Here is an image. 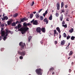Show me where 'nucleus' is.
I'll return each instance as SVG.
<instances>
[{
	"mask_svg": "<svg viewBox=\"0 0 75 75\" xmlns=\"http://www.w3.org/2000/svg\"><path fill=\"white\" fill-rule=\"evenodd\" d=\"M73 58H75V55H74V56H73Z\"/></svg>",
	"mask_w": 75,
	"mask_h": 75,
	"instance_id": "680f3d73",
	"label": "nucleus"
},
{
	"mask_svg": "<svg viewBox=\"0 0 75 75\" xmlns=\"http://www.w3.org/2000/svg\"><path fill=\"white\" fill-rule=\"evenodd\" d=\"M42 10V8H41V9H40L39 11H38V13H40L41 11Z\"/></svg>",
	"mask_w": 75,
	"mask_h": 75,
	"instance_id": "c03bdc74",
	"label": "nucleus"
},
{
	"mask_svg": "<svg viewBox=\"0 0 75 75\" xmlns=\"http://www.w3.org/2000/svg\"><path fill=\"white\" fill-rule=\"evenodd\" d=\"M62 19H63V15L62 14L60 17V20L61 21H62Z\"/></svg>",
	"mask_w": 75,
	"mask_h": 75,
	"instance_id": "2eb2a0df",
	"label": "nucleus"
},
{
	"mask_svg": "<svg viewBox=\"0 0 75 75\" xmlns=\"http://www.w3.org/2000/svg\"><path fill=\"white\" fill-rule=\"evenodd\" d=\"M61 8H62L64 7V2H62L61 4Z\"/></svg>",
	"mask_w": 75,
	"mask_h": 75,
	"instance_id": "c85d7f7f",
	"label": "nucleus"
},
{
	"mask_svg": "<svg viewBox=\"0 0 75 75\" xmlns=\"http://www.w3.org/2000/svg\"><path fill=\"white\" fill-rule=\"evenodd\" d=\"M54 68L53 67H52L50 69V71H54Z\"/></svg>",
	"mask_w": 75,
	"mask_h": 75,
	"instance_id": "c756f323",
	"label": "nucleus"
},
{
	"mask_svg": "<svg viewBox=\"0 0 75 75\" xmlns=\"http://www.w3.org/2000/svg\"><path fill=\"white\" fill-rule=\"evenodd\" d=\"M75 37L74 36H71V40H74V39H75Z\"/></svg>",
	"mask_w": 75,
	"mask_h": 75,
	"instance_id": "2f4dec72",
	"label": "nucleus"
},
{
	"mask_svg": "<svg viewBox=\"0 0 75 75\" xmlns=\"http://www.w3.org/2000/svg\"><path fill=\"white\" fill-rule=\"evenodd\" d=\"M12 20H10L7 21V24L8 25H10L11 23H12Z\"/></svg>",
	"mask_w": 75,
	"mask_h": 75,
	"instance_id": "9b49d317",
	"label": "nucleus"
},
{
	"mask_svg": "<svg viewBox=\"0 0 75 75\" xmlns=\"http://www.w3.org/2000/svg\"><path fill=\"white\" fill-rule=\"evenodd\" d=\"M8 17L6 16H4L3 17V18H2V21H4V20H8Z\"/></svg>",
	"mask_w": 75,
	"mask_h": 75,
	"instance_id": "1a4fd4ad",
	"label": "nucleus"
},
{
	"mask_svg": "<svg viewBox=\"0 0 75 75\" xmlns=\"http://www.w3.org/2000/svg\"><path fill=\"white\" fill-rule=\"evenodd\" d=\"M4 38H3V40H4V41H5L6 40V38H7V36H5V35L4 36Z\"/></svg>",
	"mask_w": 75,
	"mask_h": 75,
	"instance_id": "7c9ffc66",
	"label": "nucleus"
},
{
	"mask_svg": "<svg viewBox=\"0 0 75 75\" xmlns=\"http://www.w3.org/2000/svg\"><path fill=\"white\" fill-rule=\"evenodd\" d=\"M21 22H23L24 21H26V18H24L22 19H21Z\"/></svg>",
	"mask_w": 75,
	"mask_h": 75,
	"instance_id": "f3484780",
	"label": "nucleus"
},
{
	"mask_svg": "<svg viewBox=\"0 0 75 75\" xmlns=\"http://www.w3.org/2000/svg\"><path fill=\"white\" fill-rule=\"evenodd\" d=\"M34 4V2L33 1V2L32 3V4L31 5V6H33V5Z\"/></svg>",
	"mask_w": 75,
	"mask_h": 75,
	"instance_id": "58836bf2",
	"label": "nucleus"
},
{
	"mask_svg": "<svg viewBox=\"0 0 75 75\" xmlns=\"http://www.w3.org/2000/svg\"><path fill=\"white\" fill-rule=\"evenodd\" d=\"M54 37H55V36H56L55 34H54Z\"/></svg>",
	"mask_w": 75,
	"mask_h": 75,
	"instance_id": "338daca9",
	"label": "nucleus"
},
{
	"mask_svg": "<svg viewBox=\"0 0 75 75\" xmlns=\"http://www.w3.org/2000/svg\"><path fill=\"white\" fill-rule=\"evenodd\" d=\"M73 64H74V62H72L71 63V64H72V65H73Z\"/></svg>",
	"mask_w": 75,
	"mask_h": 75,
	"instance_id": "69168bd1",
	"label": "nucleus"
},
{
	"mask_svg": "<svg viewBox=\"0 0 75 75\" xmlns=\"http://www.w3.org/2000/svg\"><path fill=\"white\" fill-rule=\"evenodd\" d=\"M41 28L40 27L37 28L36 29V31L37 33H41Z\"/></svg>",
	"mask_w": 75,
	"mask_h": 75,
	"instance_id": "0eeeda50",
	"label": "nucleus"
},
{
	"mask_svg": "<svg viewBox=\"0 0 75 75\" xmlns=\"http://www.w3.org/2000/svg\"><path fill=\"white\" fill-rule=\"evenodd\" d=\"M61 38V35H59V39H60V38Z\"/></svg>",
	"mask_w": 75,
	"mask_h": 75,
	"instance_id": "6e6d98bb",
	"label": "nucleus"
},
{
	"mask_svg": "<svg viewBox=\"0 0 75 75\" xmlns=\"http://www.w3.org/2000/svg\"><path fill=\"white\" fill-rule=\"evenodd\" d=\"M54 34H56V35H58V33L57 32V30H54Z\"/></svg>",
	"mask_w": 75,
	"mask_h": 75,
	"instance_id": "412c9836",
	"label": "nucleus"
},
{
	"mask_svg": "<svg viewBox=\"0 0 75 75\" xmlns=\"http://www.w3.org/2000/svg\"><path fill=\"white\" fill-rule=\"evenodd\" d=\"M40 20H42L44 19V17L42 16H40Z\"/></svg>",
	"mask_w": 75,
	"mask_h": 75,
	"instance_id": "cd10ccee",
	"label": "nucleus"
},
{
	"mask_svg": "<svg viewBox=\"0 0 75 75\" xmlns=\"http://www.w3.org/2000/svg\"><path fill=\"white\" fill-rule=\"evenodd\" d=\"M2 38H3V37L1 36H0V41H1V40L2 39Z\"/></svg>",
	"mask_w": 75,
	"mask_h": 75,
	"instance_id": "3c124183",
	"label": "nucleus"
},
{
	"mask_svg": "<svg viewBox=\"0 0 75 75\" xmlns=\"http://www.w3.org/2000/svg\"><path fill=\"white\" fill-rule=\"evenodd\" d=\"M11 25L12 26H16V23L15 22H13L12 23Z\"/></svg>",
	"mask_w": 75,
	"mask_h": 75,
	"instance_id": "bb28decb",
	"label": "nucleus"
},
{
	"mask_svg": "<svg viewBox=\"0 0 75 75\" xmlns=\"http://www.w3.org/2000/svg\"><path fill=\"white\" fill-rule=\"evenodd\" d=\"M56 30L57 31L59 32V33H61V30H60V29L59 27H57L56 28Z\"/></svg>",
	"mask_w": 75,
	"mask_h": 75,
	"instance_id": "4468645a",
	"label": "nucleus"
},
{
	"mask_svg": "<svg viewBox=\"0 0 75 75\" xmlns=\"http://www.w3.org/2000/svg\"><path fill=\"white\" fill-rule=\"evenodd\" d=\"M19 58H20V59H23V56H21Z\"/></svg>",
	"mask_w": 75,
	"mask_h": 75,
	"instance_id": "a18cd8bd",
	"label": "nucleus"
},
{
	"mask_svg": "<svg viewBox=\"0 0 75 75\" xmlns=\"http://www.w3.org/2000/svg\"><path fill=\"white\" fill-rule=\"evenodd\" d=\"M33 14H30V16H29L30 18H33Z\"/></svg>",
	"mask_w": 75,
	"mask_h": 75,
	"instance_id": "b1692460",
	"label": "nucleus"
},
{
	"mask_svg": "<svg viewBox=\"0 0 75 75\" xmlns=\"http://www.w3.org/2000/svg\"><path fill=\"white\" fill-rule=\"evenodd\" d=\"M48 14V11L47 10H46L45 11V12L43 14L44 17H45V15H46V14Z\"/></svg>",
	"mask_w": 75,
	"mask_h": 75,
	"instance_id": "dca6fc26",
	"label": "nucleus"
},
{
	"mask_svg": "<svg viewBox=\"0 0 75 75\" xmlns=\"http://www.w3.org/2000/svg\"><path fill=\"white\" fill-rule=\"evenodd\" d=\"M1 26L2 27H4V23L2 24H1Z\"/></svg>",
	"mask_w": 75,
	"mask_h": 75,
	"instance_id": "ea45409f",
	"label": "nucleus"
},
{
	"mask_svg": "<svg viewBox=\"0 0 75 75\" xmlns=\"http://www.w3.org/2000/svg\"><path fill=\"white\" fill-rule=\"evenodd\" d=\"M34 21H35L34 19H33L32 21H30L31 23H34Z\"/></svg>",
	"mask_w": 75,
	"mask_h": 75,
	"instance_id": "a19ab883",
	"label": "nucleus"
},
{
	"mask_svg": "<svg viewBox=\"0 0 75 75\" xmlns=\"http://www.w3.org/2000/svg\"><path fill=\"white\" fill-rule=\"evenodd\" d=\"M35 72L38 75H42L43 72V70L39 68L36 69Z\"/></svg>",
	"mask_w": 75,
	"mask_h": 75,
	"instance_id": "f03ea898",
	"label": "nucleus"
},
{
	"mask_svg": "<svg viewBox=\"0 0 75 75\" xmlns=\"http://www.w3.org/2000/svg\"><path fill=\"white\" fill-rule=\"evenodd\" d=\"M18 54H20L22 56H24L25 55V51H24L22 52H21L20 51H18Z\"/></svg>",
	"mask_w": 75,
	"mask_h": 75,
	"instance_id": "20e7f679",
	"label": "nucleus"
},
{
	"mask_svg": "<svg viewBox=\"0 0 75 75\" xmlns=\"http://www.w3.org/2000/svg\"><path fill=\"white\" fill-rule=\"evenodd\" d=\"M56 6L57 7V9L58 10L60 9V5L59 2H58Z\"/></svg>",
	"mask_w": 75,
	"mask_h": 75,
	"instance_id": "423d86ee",
	"label": "nucleus"
},
{
	"mask_svg": "<svg viewBox=\"0 0 75 75\" xmlns=\"http://www.w3.org/2000/svg\"><path fill=\"white\" fill-rule=\"evenodd\" d=\"M8 32H5V34H6V35H5V36H7V35H8Z\"/></svg>",
	"mask_w": 75,
	"mask_h": 75,
	"instance_id": "c9c22d12",
	"label": "nucleus"
},
{
	"mask_svg": "<svg viewBox=\"0 0 75 75\" xmlns=\"http://www.w3.org/2000/svg\"><path fill=\"white\" fill-rule=\"evenodd\" d=\"M5 30L6 31V32H8V33H11V31H10V30L8 31V29H5Z\"/></svg>",
	"mask_w": 75,
	"mask_h": 75,
	"instance_id": "473e14b6",
	"label": "nucleus"
},
{
	"mask_svg": "<svg viewBox=\"0 0 75 75\" xmlns=\"http://www.w3.org/2000/svg\"><path fill=\"white\" fill-rule=\"evenodd\" d=\"M5 26H7V25L6 24H5Z\"/></svg>",
	"mask_w": 75,
	"mask_h": 75,
	"instance_id": "774afa93",
	"label": "nucleus"
},
{
	"mask_svg": "<svg viewBox=\"0 0 75 75\" xmlns=\"http://www.w3.org/2000/svg\"><path fill=\"white\" fill-rule=\"evenodd\" d=\"M41 31L43 33H45V28H42L41 29Z\"/></svg>",
	"mask_w": 75,
	"mask_h": 75,
	"instance_id": "f8f14e48",
	"label": "nucleus"
},
{
	"mask_svg": "<svg viewBox=\"0 0 75 75\" xmlns=\"http://www.w3.org/2000/svg\"><path fill=\"white\" fill-rule=\"evenodd\" d=\"M65 12V10H64V9H62V13H64Z\"/></svg>",
	"mask_w": 75,
	"mask_h": 75,
	"instance_id": "37998d69",
	"label": "nucleus"
},
{
	"mask_svg": "<svg viewBox=\"0 0 75 75\" xmlns=\"http://www.w3.org/2000/svg\"><path fill=\"white\" fill-rule=\"evenodd\" d=\"M15 28H16V30H17L18 28V26H16L15 27Z\"/></svg>",
	"mask_w": 75,
	"mask_h": 75,
	"instance_id": "603ef678",
	"label": "nucleus"
},
{
	"mask_svg": "<svg viewBox=\"0 0 75 75\" xmlns=\"http://www.w3.org/2000/svg\"><path fill=\"white\" fill-rule=\"evenodd\" d=\"M40 42V43H41V44H42V41H41Z\"/></svg>",
	"mask_w": 75,
	"mask_h": 75,
	"instance_id": "0e129e2a",
	"label": "nucleus"
},
{
	"mask_svg": "<svg viewBox=\"0 0 75 75\" xmlns=\"http://www.w3.org/2000/svg\"><path fill=\"white\" fill-rule=\"evenodd\" d=\"M73 31H74V29H73V28H72L69 30V33H72Z\"/></svg>",
	"mask_w": 75,
	"mask_h": 75,
	"instance_id": "5701e85b",
	"label": "nucleus"
},
{
	"mask_svg": "<svg viewBox=\"0 0 75 75\" xmlns=\"http://www.w3.org/2000/svg\"><path fill=\"white\" fill-rule=\"evenodd\" d=\"M73 54V52L72 51H70V52L69 54V56H71L72 55V54Z\"/></svg>",
	"mask_w": 75,
	"mask_h": 75,
	"instance_id": "aec40b11",
	"label": "nucleus"
},
{
	"mask_svg": "<svg viewBox=\"0 0 75 75\" xmlns=\"http://www.w3.org/2000/svg\"><path fill=\"white\" fill-rule=\"evenodd\" d=\"M67 21H69V20H68V18H67V19L66 20Z\"/></svg>",
	"mask_w": 75,
	"mask_h": 75,
	"instance_id": "e2e57ef3",
	"label": "nucleus"
},
{
	"mask_svg": "<svg viewBox=\"0 0 75 75\" xmlns=\"http://www.w3.org/2000/svg\"><path fill=\"white\" fill-rule=\"evenodd\" d=\"M71 71H72V70H71V69H69V72H71Z\"/></svg>",
	"mask_w": 75,
	"mask_h": 75,
	"instance_id": "864d4df0",
	"label": "nucleus"
},
{
	"mask_svg": "<svg viewBox=\"0 0 75 75\" xmlns=\"http://www.w3.org/2000/svg\"><path fill=\"white\" fill-rule=\"evenodd\" d=\"M19 45L21 48V50H22L24 49V46H25V43H23L22 42H21L19 43Z\"/></svg>",
	"mask_w": 75,
	"mask_h": 75,
	"instance_id": "7ed1b4c3",
	"label": "nucleus"
},
{
	"mask_svg": "<svg viewBox=\"0 0 75 75\" xmlns=\"http://www.w3.org/2000/svg\"><path fill=\"white\" fill-rule=\"evenodd\" d=\"M17 23H19V22L18 21H17L16 22V23H15V24H17Z\"/></svg>",
	"mask_w": 75,
	"mask_h": 75,
	"instance_id": "8fccbe9b",
	"label": "nucleus"
},
{
	"mask_svg": "<svg viewBox=\"0 0 75 75\" xmlns=\"http://www.w3.org/2000/svg\"><path fill=\"white\" fill-rule=\"evenodd\" d=\"M52 15H51L49 18V20H52Z\"/></svg>",
	"mask_w": 75,
	"mask_h": 75,
	"instance_id": "393cba45",
	"label": "nucleus"
},
{
	"mask_svg": "<svg viewBox=\"0 0 75 75\" xmlns=\"http://www.w3.org/2000/svg\"><path fill=\"white\" fill-rule=\"evenodd\" d=\"M23 27L19 29V31H21L22 34H24L26 33V31L29 30V28L27 26V23H24L23 24Z\"/></svg>",
	"mask_w": 75,
	"mask_h": 75,
	"instance_id": "f257e3e1",
	"label": "nucleus"
},
{
	"mask_svg": "<svg viewBox=\"0 0 75 75\" xmlns=\"http://www.w3.org/2000/svg\"><path fill=\"white\" fill-rule=\"evenodd\" d=\"M33 24H34V25H38V21H37V20H35L33 22Z\"/></svg>",
	"mask_w": 75,
	"mask_h": 75,
	"instance_id": "9d476101",
	"label": "nucleus"
},
{
	"mask_svg": "<svg viewBox=\"0 0 75 75\" xmlns=\"http://www.w3.org/2000/svg\"><path fill=\"white\" fill-rule=\"evenodd\" d=\"M65 40H63V41H61V45H64V44H65Z\"/></svg>",
	"mask_w": 75,
	"mask_h": 75,
	"instance_id": "ddd939ff",
	"label": "nucleus"
},
{
	"mask_svg": "<svg viewBox=\"0 0 75 75\" xmlns=\"http://www.w3.org/2000/svg\"><path fill=\"white\" fill-rule=\"evenodd\" d=\"M62 27H65V28H67V25H62Z\"/></svg>",
	"mask_w": 75,
	"mask_h": 75,
	"instance_id": "e433bc0d",
	"label": "nucleus"
},
{
	"mask_svg": "<svg viewBox=\"0 0 75 75\" xmlns=\"http://www.w3.org/2000/svg\"><path fill=\"white\" fill-rule=\"evenodd\" d=\"M56 17H58L59 16V13H56Z\"/></svg>",
	"mask_w": 75,
	"mask_h": 75,
	"instance_id": "f704fd0d",
	"label": "nucleus"
},
{
	"mask_svg": "<svg viewBox=\"0 0 75 75\" xmlns=\"http://www.w3.org/2000/svg\"><path fill=\"white\" fill-rule=\"evenodd\" d=\"M37 68H40V66H37Z\"/></svg>",
	"mask_w": 75,
	"mask_h": 75,
	"instance_id": "bf43d9fd",
	"label": "nucleus"
},
{
	"mask_svg": "<svg viewBox=\"0 0 75 75\" xmlns=\"http://www.w3.org/2000/svg\"><path fill=\"white\" fill-rule=\"evenodd\" d=\"M27 26H29V25H31V24H30V23H28L27 24Z\"/></svg>",
	"mask_w": 75,
	"mask_h": 75,
	"instance_id": "79ce46f5",
	"label": "nucleus"
},
{
	"mask_svg": "<svg viewBox=\"0 0 75 75\" xmlns=\"http://www.w3.org/2000/svg\"><path fill=\"white\" fill-rule=\"evenodd\" d=\"M22 26L20 24H19L18 25V29H19L20 28H21V27Z\"/></svg>",
	"mask_w": 75,
	"mask_h": 75,
	"instance_id": "4be33fe9",
	"label": "nucleus"
},
{
	"mask_svg": "<svg viewBox=\"0 0 75 75\" xmlns=\"http://www.w3.org/2000/svg\"><path fill=\"white\" fill-rule=\"evenodd\" d=\"M4 30V29L2 28L1 30V35L2 37H4L5 35V31H3Z\"/></svg>",
	"mask_w": 75,
	"mask_h": 75,
	"instance_id": "39448f33",
	"label": "nucleus"
},
{
	"mask_svg": "<svg viewBox=\"0 0 75 75\" xmlns=\"http://www.w3.org/2000/svg\"><path fill=\"white\" fill-rule=\"evenodd\" d=\"M36 12H34L33 13V14H35L36 13Z\"/></svg>",
	"mask_w": 75,
	"mask_h": 75,
	"instance_id": "13d9d810",
	"label": "nucleus"
},
{
	"mask_svg": "<svg viewBox=\"0 0 75 75\" xmlns=\"http://www.w3.org/2000/svg\"><path fill=\"white\" fill-rule=\"evenodd\" d=\"M18 16V14L17 13H16L14 15H13V17H16L17 16Z\"/></svg>",
	"mask_w": 75,
	"mask_h": 75,
	"instance_id": "a878e982",
	"label": "nucleus"
},
{
	"mask_svg": "<svg viewBox=\"0 0 75 75\" xmlns=\"http://www.w3.org/2000/svg\"><path fill=\"white\" fill-rule=\"evenodd\" d=\"M31 38H32V37L31 36H30L28 38V42H30V40H31Z\"/></svg>",
	"mask_w": 75,
	"mask_h": 75,
	"instance_id": "a211bd4d",
	"label": "nucleus"
},
{
	"mask_svg": "<svg viewBox=\"0 0 75 75\" xmlns=\"http://www.w3.org/2000/svg\"><path fill=\"white\" fill-rule=\"evenodd\" d=\"M55 74V73H54V72H53L52 73V75H53L54 74Z\"/></svg>",
	"mask_w": 75,
	"mask_h": 75,
	"instance_id": "052dcab7",
	"label": "nucleus"
},
{
	"mask_svg": "<svg viewBox=\"0 0 75 75\" xmlns=\"http://www.w3.org/2000/svg\"><path fill=\"white\" fill-rule=\"evenodd\" d=\"M35 16L37 18H38L40 17V16L39 15V13H37L35 14Z\"/></svg>",
	"mask_w": 75,
	"mask_h": 75,
	"instance_id": "6ab92c4d",
	"label": "nucleus"
},
{
	"mask_svg": "<svg viewBox=\"0 0 75 75\" xmlns=\"http://www.w3.org/2000/svg\"><path fill=\"white\" fill-rule=\"evenodd\" d=\"M67 7H68V6H67V5H66L65 6V8H67Z\"/></svg>",
	"mask_w": 75,
	"mask_h": 75,
	"instance_id": "5fc2aeb1",
	"label": "nucleus"
},
{
	"mask_svg": "<svg viewBox=\"0 0 75 75\" xmlns=\"http://www.w3.org/2000/svg\"><path fill=\"white\" fill-rule=\"evenodd\" d=\"M70 43H69V44H68V45L67 46L69 47V45H70Z\"/></svg>",
	"mask_w": 75,
	"mask_h": 75,
	"instance_id": "4d7b16f0",
	"label": "nucleus"
},
{
	"mask_svg": "<svg viewBox=\"0 0 75 75\" xmlns=\"http://www.w3.org/2000/svg\"><path fill=\"white\" fill-rule=\"evenodd\" d=\"M54 44L55 45L57 44V41H55L54 42Z\"/></svg>",
	"mask_w": 75,
	"mask_h": 75,
	"instance_id": "09e8293b",
	"label": "nucleus"
},
{
	"mask_svg": "<svg viewBox=\"0 0 75 75\" xmlns=\"http://www.w3.org/2000/svg\"><path fill=\"white\" fill-rule=\"evenodd\" d=\"M69 48V46H67V47L66 48V50H68V49Z\"/></svg>",
	"mask_w": 75,
	"mask_h": 75,
	"instance_id": "de8ad7c7",
	"label": "nucleus"
},
{
	"mask_svg": "<svg viewBox=\"0 0 75 75\" xmlns=\"http://www.w3.org/2000/svg\"><path fill=\"white\" fill-rule=\"evenodd\" d=\"M63 35L64 37L65 38V37H67V35H66V33H64L63 34Z\"/></svg>",
	"mask_w": 75,
	"mask_h": 75,
	"instance_id": "72a5a7b5",
	"label": "nucleus"
},
{
	"mask_svg": "<svg viewBox=\"0 0 75 75\" xmlns=\"http://www.w3.org/2000/svg\"><path fill=\"white\" fill-rule=\"evenodd\" d=\"M43 21L45 23H46L47 24L48 23V19L46 18L43 19Z\"/></svg>",
	"mask_w": 75,
	"mask_h": 75,
	"instance_id": "6e6552de",
	"label": "nucleus"
},
{
	"mask_svg": "<svg viewBox=\"0 0 75 75\" xmlns=\"http://www.w3.org/2000/svg\"><path fill=\"white\" fill-rule=\"evenodd\" d=\"M71 38V36H69L67 37V40H69V38Z\"/></svg>",
	"mask_w": 75,
	"mask_h": 75,
	"instance_id": "4c0bfd02",
	"label": "nucleus"
},
{
	"mask_svg": "<svg viewBox=\"0 0 75 75\" xmlns=\"http://www.w3.org/2000/svg\"><path fill=\"white\" fill-rule=\"evenodd\" d=\"M62 24L63 25H64L65 24V21H63L62 23Z\"/></svg>",
	"mask_w": 75,
	"mask_h": 75,
	"instance_id": "49530a36",
	"label": "nucleus"
}]
</instances>
